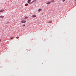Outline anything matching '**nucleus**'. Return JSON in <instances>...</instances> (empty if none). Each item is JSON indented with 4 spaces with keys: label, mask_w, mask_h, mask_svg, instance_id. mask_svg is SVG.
<instances>
[{
    "label": "nucleus",
    "mask_w": 76,
    "mask_h": 76,
    "mask_svg": "<svg viewBox=\"0 0 76 76\" xmlns=\"http://www.w3.org/2000/svg\"><path fill=\"white\" fill-rule=\"evenodd\" d=\"M14 37H12V38H11V39H13L14 38Z\"/></svg>",
    "instance_id": "nucleus-12"
},
{
    "label": "nucleus",
    "mask_w": 76,
    "mask_h": 76,
    "mask_svg": "<svg viewBox=\"0 0 76 76\" xmlns=\"http://www.w3.org/2000/svg\"><path fill=\"white\" fill-rule=\"evenodd\" d=\"M4 17V16H3L1 15L0 16V18H3Z\"/></svg>",
    "instance_id": "nucleus-7"
},
{
    "label": "nucleus",
    "mask_w": 76,
    "mask_h": 76,
    "mask_svg": "<svg viewBox=\"0 0 76 76\" xmlns=\"http://www.w3.org/2000/svg\"><path fill=\"white\" fill-rule=\"evenodd\" d=\"M28 3H30V2H31V0H28Z\"/></svg>",
    "instance_id": "nucleus-10"
},
{
    "label": "nucleus",
    "mask_w": 76,
    "mask_h": 76,
    "mask_svg": "<svg viewBox=\"0 0 76 76\" xmlns=\"http://www.w3.org/2000/svg\"><path fill=\"white\" fill-rule=\"evenodd\" d=\"M25 6H28V4H26L25 5Z\"/></svg>",
    "instance_id": "nucleus-8"
},
{
    "label": "nucleus",
    "mask_w": 76,
    "mask_h": 76,
    "mask_svg": "<svg viewBox=\"0 0 76 76\" xmlns=\"http://www.w3.org/2000/svg\"><path fill=\"white\" fill-rule=\"evenodd\" d=\"M4 11V10H0V12H3Z\"/></svg>",
    "instance_id": "nucleus-4"
},
{
    "label": "nucleus",
    "mask_w": 76,
    "mask_h": 76,
    "mask_svg": "<svg viewBox=\"0 0 76 76\" xmlns=\"http://www.w3.org/2000/svg\"><path fill=\"white\" fill-rule=\"evenodd\" d=\"M37 1V0H34L32 1V2H34V1Z\"/></svg>",
    "instance_id": "nucleus-13"
},
{
    "label": "nucleus",
    "mask_w": 76,
    "mask_h": 76,
    "mask_svg": "<svg viewBox=\"0 0 76 76\" xmlns=\"http://www.w3.org/2000/svg\"><path fill=\"white\" fill-rule=\"evenodd\" d=\"M16 38L17 39H18V38H19V37H17Z\"/></svg>",
    "instance_id": "nucleus-16"
},
{
    "label": "nucleus",
    "mask_w": 76,
    "mask_h": 76,
    "mask_svg": "<svg viewBox=\"0 0 76 76\" xmlns=\"http://www.w3.org/2000/svg\"><path fill=\"white\" fill-rule=\"evenodd\" d=\"M26 20H23L21 21V23H26Z\"/></svg>",
    "instance_id": "nucleus-1"
},
{
    "label": "nucleus",
    "mask_w": 76,
    "mask_h": 76,
    "mask_svg": "<svg viewBox=\"0 0 76 76\" xmlns=\"http://www.w3.org/2000/svg\"><path fill=\"white\" fill-rule=\"evenodd\" d=\"M28 17H26L25 18V19H28Z\"/></svg>",
    "instance_id": "nucleus-11"
},
{
    "label": "nucleus",
    "mask_w": 76,
    "mask_h": 76,
    "mask_svg": "<svg viewBox=\"0 0 76 76\" xmlns=\"http://www.w3.org/2000/svg\"><path fill=\"white\" fill-rule=\"evenodd\" d=\"M62 1H63V2H64V1H65V0H63Z\"/></svg>",
    "instance_id": "nucleus-15"
},
{
    "label": "nucleus",
    "mask_w": 76,
    "mask_h": 76,
    "mask_svg": "<svg viewBox=\"0 0 76 76\" xmlns=\"http://www.w3.org/2000/svg\"><path fill=\"white\" fill-rule=\"evenodd\" d=\"M1 40L0 39V42H1Z\"/></svg>",
    "instance_id": "nucleus-17"
},
{
    "label": "nucleus",
    "mask_w": 76,
    "mask_h": 76,
    "mask_svg": "<svg viewBox=\"0 0 76 76\" xmlns=\"http://www.w3.org/2000/svg\"><path fill=\"white\" fill-rule=\"evenodd\" d=\"M26 26L25 25H23L22 26Z\"/></svg>",
    "instance_id": "nucleus-14"
},
{
    "label": "nucleus",
    "mask_w": 76,
    "mask_h": 76,
    "mask_svg": "<svg viewBox=\"0 0 76 76\" xmlns=\"http://www.w3.org/2000/svg\"><path fill=\"white\" fill-rule=\"evenodd\" d=\"M53 22V21L51 20L49 22H48V23H51Z\"/></svg>",
    "instance_id": "nucleus-5"
},
{
    "label": "nucleus",
    "mask_w": 76,
    "mask_h": 76,
    "mask_svg": "<svg viewBox=\"0 0 76 76\" xmlns=\"http://www.w3.org/2000/svg\"><path fill=\"white\" fill-rule=\"evenodd\" d=\"M51 3V2H47L46 3V4H50Z\"/></svg>",
    "instance_id": "nucleus-2"
},
{
    "label": "nucleus",
    "mask_w": 76,
    "mask_h": 76,
    "mask_svg": "<svg viewBox=\"0 0 76 76\" xmlns=\"http://www.w3.org/2000/svg\"><path fill=\"white\" fill-rule=\"evenodd\" d=\"M32 17H33V18H35V17H36V15H32Z\"/></svg>",
    "instance_id": "nucleus-6"
},
{
    "label": "nucleus",
    "mask_w": 76,
    "mask_h": 76,
    "mask_svg": "<svg viewBox=\"0 0 76 76\" xmlns=\"http://www.w3.org/2000/svg\"><path fill=\"white\" fill-rule=\"evenodd\" d=\"M54 0H52L51 1V2L52 3H53V2H54Z\"/></svg>",
    "instance_id": "nucleus-9"
},
{
    "label": "nucleus",
    "mask_w": 76,
    "mask_h": 76,
    "mask_svg": "<svg viewBox=\"0 0 76 76\" xmlns=\"http://www.w3.org/2000/svg\"><path fill=\"white\" fill-rule=\"evenodd\" d=\"M42 11V9H40L39 10H38V12H41V11Z\"/></svg>",
    "instance_id": "nucleus-3"
}]
</instances>
